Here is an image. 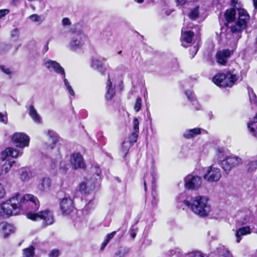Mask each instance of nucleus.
Segmentation results:
<instances>
[{
	"label": "nucleus",
	"mask_w": 257,
	"mask_h": 257,
	"mask_svg": "<svg viewBox=\"0 0 257 257\" xmlns=\"http://www.w3.org/2000/svg\"><path fill=\"white\" fill-rule=\"evenodd\" d=\"M24 205L31 208L27 214L28 218L34 221L43 220V224L45 226L54 223L53 215L50 210H45L37 213L33 212L39 209V202L36 197L31 194L22 195L16 193L9 200L0 204V217L8 218L12 215H17L21 209L24 208Z\"/></svg>",
	"instance_id": "1"
},
{
	"label": "nucleus",
	"mask_w": 257,
	"mask_h": 257,
	"mask_svg": "<svg viewBox=\"0 0 257 257\" xmlns=\"http://www.w3.org/2000/svg\"><path fill=\"white\" fill-rule=\"evenodd\" d=\"M183 203L195 214L201 217L207 216L211 211L208 197L206 196H198L193 198L190 201L185 200Z\"/></svg>",
	"instance_id": "2"
},
{
	"label": "nucleus",
	"mask_w": 257,
	"mask_h": 257,
	"mask_svg": "<svg viewBox=\"0 0 257 257\" xmlns=\"http://www.w3.org/2000/svg\"><path fill=\"white\" fill-rule=\"evenodd\" d=\"M231 5L238 12V19L234 25L231 27V31L233 33H239L246 28L247 23L249 20V16L245 10L239 8L237 1L231 0Z\"/></svg>",
	"instance_id": "3"
},
{
	"label": "nucleus",
	"mask_w": 257,
	"mask_h": 257,
	"mask_svg": "<svg viewBox=\"0 0 257 257\" xmlns=\"http://www.w3.org/2000/svg\"><path fill=\"white\" fill-rule=\"evenodd\" d=\"M238 78V76L229 72L226 74L218 73L213 77V81L219 87H231Z\"/></svg>",
	"instance_id": "4"
},
{
	"label": "nucleus",
	"mask_w": 257,
	"mask_h": 257,
	"mask_svg": "<svg viewBox=\"0 0 257 257\" xmlns=\"http://www.w3.org/2000/svg\"><path fill=\"white\" fill-rule=\"evenodd\" d=\"M12 140L16 147L24 149L29 146L30 139L26 133L16 132L13 135Z\"/></svg>",
	"instance_id": "5"
},
{
	"label": "nucleus",
	"mask_w": 257,
	"mask_h": 257,
	"mask_svg": "<svg viewBox=\"0 0 257 257\" xmlns=\"http://www.w3.org/2000/svg\"><path fill=\"white\" fill-rule=\"evenodd\" d=\"M86 39V36L82 32L74 33L69 42V47L72 50H76L81 48Z\"/></svg>",
	"instance_id": "6"
},
{
	"label": "nucleus",
	"mask_w": 257,
	"mask_h": 257,
	"mask_svg": "<svg viewBox=\"0 0 257 257\" xmlns=\"http://www.w3.org/2000/svg\"><path fill=\"white\" fill-rule=\"evenodd\" d=\"M45 67L50 72H54L59 74L62 78L65 77L64 69L57 61L49 59H45L44 61Z\"/></svg>",
	"instance_id": "7"
},
{
	"label": "nucleus",
	"mask_w": 257,
	"mask_h": 257,
	"mask_svg": "<svg viewBox=\"0 0 257 257\" xmlns=\"http://www.w3.org/2000/svg\"><path fill=\"white\" fill-rule=\"evenodd\" d=\"M185 187L188 189L197 190L202 184L200 177L192 174L188 175L184 179Z\"/></svg>",
	"instance_id": "8"
},
{
	"label": "nucleus",
	"mask_w": 257,
	"mask_h": 257,
	"mask_svg": "<svg viewBox=\"0 0 257 257\" xmlns=\"http://www.w3.org/2000/svg\"><path fill=\"white\" fill-rule=\"evenodd\" d=\"M242 163V161L240 158L235 156H230L222 161L221 165L224 171L228 173L233 167Z\"/></svg>",
	"instance_id": "9"
},
{
	"label": "nucleus",
	"mask_w": 257,
	"mask_h": 257,
	"mask_svg": "<svg viewBox=\"0 0 257 257\" xmlns=\"http://www.w3.org/2000/svg\"><path fill=\"white\" fill-rule=\"evenodd\" d=\"M221 177L220 169L213 166L207 168L206 173L204 175V179L209 182H217Z\"/></svg>",
	"instance_id": "10"
},
{
	"label": "nucleus",
	"mask_w": 257,
	"mask_h": 257,
	"mask_svg": "<svg viewBox=\"0 0 257 257\" xmlns=\"http://www.w3.org/2000/svg\"><path fill=\"white\" fill-rule=\"evenodd\" d=\"M60 208L63 216L70 214L75 209L73 200L69 197L63 198L60 202Z\"/></svg>",
	"instance_id": "11"
},
{
	"label": "nucleus",
	"mask_w": 257,
	"mask_h": 257,
	"mask_svg": "<svg viewBox=\"0 0 257 257\" xmlns=\"http://www.w3.org/2000/svg\"><path fill=\"white\" fill-rule=\"evenodd\" d=\"M46 135L49 140L48 142L43 145V149L49 152L55 148L56 144L58 141L59 137L56 133L51 130H48Z\"/></svg>",
	"instance_id": "12"
},
{
	"label": "nucleus",
	"mask_w": 257,
	"mask_h": 257,
	"mask_svg": "<svg viewBox=\"0 0 257 257\" xmlns=\"http://www.w3.org/2000/svg\"><path fill=\"white\" fill-rule=\"evenodd\" d=\"M114 81L115 77L109 74L106 85V92L105 93V98L107 100H111L115 95V84Z\"/></svg>",
	"instance_id": "13"
},
{
	"label": "nucleus",
	"mask_w": 257,
	"mask_h": 257,
	"mask_svg": "<svg viewBox=\"0 0 257 257\" xmlns=\"http://www.w3.org/2000/svg\"><path fill=\"white\" fill-rule=\"evenodd\" d=\"M106 61L104 58H99L97 57H93L92 58L90 67L93 69L97 71L98 72L103 74L106 68L105 67L103 61Z\"/></svg>",
	"instance_id": "14"
},
{
	"label": "nucleus",
	"mask_w": 257,
	"mask_h": 257,
	"mask_svg": "<svg viewBox=\"0 0 257 257\" xmlns=\"http://www.w3.org/2000/svg\"><path fill=\"white\" fill-rule=\"evenodd\" d=\"M71 163L74 169H84L86 167L83 158L79 153H74L71 156Z\"/></svg>",
	"instance_id": "15"
},
{
	"label": "nucleus",
	"mask_w": 257,
	"mask_h": 257,
	"mask_svg": "<svg viewBox=\"0 0 257 257\" xmlns=\"http://www.w3.org/2000/svg\"><path fill=\"white\" fill-rule=\"evenodd\" d=\"M185 25L186 24L184 23L182 29L181 41L182 46L186 47L191 42L194 33L190 31H188Z\"/></svg>",
	"instance_id": "16"
},
{
	"label": "nucleus",
	"mask_w": 257,
	"mask_h": 257,
	"mask_svg": "<svg viewBox=\"0 0 257 257\" xmlns=\"http://www.w3.org/2000/svg\"><path fill=\"white\" fill-rule=\"evenodd\" d=\"M23 152H20L15 148L9 147L7 148L2 153L1 159L3 161H5L8 157H11L13 158L22 156Z\"/></svg>",
	"instance_id": "17"
},
{
	"label": "nucleus",
	"mask_w": 257,
	"mask_h": 257,
	"mask_svg": "<svg viewBox=\"0 0 257 257\" xmlns=\"http://www.w3.org/2000/svg\"><path fill=\"white\" fill-rule=\"evenodd\" d=\"M230 55L231 51L228 49L220 51L216 55L217 62L221 65H225Z\"/></svg>",
	"instance_id": "18"
},
{
	"label": "nucleus",
	"mask_w": 257,
	"mask_h": 257,
	"mask_svg": "<svg viewBox=\"0 0 257 257\" xmlns=\"http://www.w3.org/2000/svg\"><path fill=\"white\" fill-rule=\"evenodd\" d=\"M18 174L20 179L23 182H28L32 177L31 170L27 168H22L19 170Z\"/></svg>",
	"instance_id": "19"
},
{
	"label": "nucleus",
	"mask_w": 257,
	"mask_h": 257,
	"mask_svg": "<svg viewBox=\"0 0 257 257\" xmlns=\"http://www.w3.org/2000/svg\"><path fill=\"white\" fill-rule=\"evenodd\" d=\"M94 188V185L92 184V181L91 180L83 181L79 185L80 191L85 194L89 193Z\"/></svg>",
	"instance_id": "20"
},
{
	"label": "nucleus",
	"mask_w": 257,
	"mask_h": 257,
	"mask_svg": "<svg viewBox=\"0 0 257 257\" xmlns=\"http://www.w3.org/2000/svg\"><path fill=\"white\" fill-rule=\"evenodd\" d=\"M0 228L2 229L4 238H7L9 234L15 232V227L12 224L6 222H2L0 224Z\"/></svg>",
	"instance_id": "21"
},
{
	"label": "nucleus",
	"mask_w": 257,
	"mask_h": 257,
	"mask_svg": "<svg viewBox=\"0 0 257 257\" xmlns=\"http://www.w3.org/2000/svg\"><path fill=\"white\" fill-rule=\"evenodd\" d=\"M51 185V180L48 177L41 179L38 185V189L42 191H48Z\"/></svg>",
	"instance_id": "22"
},
{
	"label": "nucleus",
	"mask_w": 257,
	"mask_h": 257,
	"mask_svg": "<svg viewBox=\"0 0 257 257\" xmlns=\"http://www.w3.org/2000/svg\"><path fill=\"white\" fill-rule=\"evenodd\" d=\"M201 129L200 128H194L186 130L183 133V137L186 139H191L200 135L201 133Z\"/></svg>",
	"instance_id": "23"
},
{
	"label": "nucleus",
	"mask_w": 257,
	"mask_h": 257,
	"mask_svg": "<svg viewBox=\"0 0 257 257\" xmlns=\"http://www.w3.org/2000/svg\"><path fill=\"white\" fill-rule=\"evenodd\" d=\"M29 114L35 122L37 123L41 122V118L33 105H30L29 106Z\"/></svg>",
	"instance_id": "24"
},
{
	"label": "nucleus",
	"mask_w": 257,
	"mask_h": 257,
	"mask_svg": "<svg viewBox=\"0 0 257 257\" xmlns=\"http://www.w3.org/2000/svg\"><path fill=\"white\" fill-rule=\"evenodd\" d=\"M250 233V228L248 226L243 227L238 229L236 233V242L239 243L241 239V236Z\"/></svg>",
	"instance_id": "25"
},
{
	"label": "nucleus",
	"mask_w": 257,
	"mask_h": 257,
	"mask_svg": "<svg viewBox=\"0 0 257 257\" xmlns=\"http://www.w3.org/2000/svg\"><path fill=\"white\" fill-rule=\"evenodd\" d=\"M185 94L188 99L192 102V104L195 105V109L196 110H199L201 108V106L198 104L193 92L191 90H188L186 91Z\"/></svg>",
	"instance_id": "26"
},
{
	"label": "nucleus",
	"mask_w": 257,
	"mask_h": 257,
	"mask_svg": "<svg viewBox=\"0 0 257 257\" xmlns=\"http://www.w3.org/2000/svg\"><path fill=\"white\" fill-rule=\"evenodd\" d=\"M235 14L234 8L226 10L224 14V17L226 21L228 23L232 22L235 19Z\"/></svg>",
	"instance_id": "27"
},
{
	"label": "nucleus",
	"mask_w": 257,
	"mask_h": 257,
	"mask_svg": "<svg viewBox=\"0 0 257 257\" xmlns=\"http://www.w3.org/2000/svg\"><path fill=\"white\" fill-rule=\"evenodd\" d=\"M129 252V249L127 247L121 246L115 252L113 257H125Z\"/></svg>",
	"instance_id": "28"
},
{
	"label": "nucleus",
	"mask_w": 257,
	"mask_h": 257,
	"mask_svg": "<svg viewBox=\"0 0 257 257\" xmlns=\"http://www.w3.org/2000/svg\"><path fill=\"white\" fill-rule=\"evenodd\" d=\"M248 127L253 136L257 134V120L255 117L248 123Z\"/></svg>",
	"instance_id": "29"
},
{
	"label": "nucleus",
	"mask_w": 257,
	"mask_h": 257,
	"mask_svg": "<svg viewBox=\"0 0 257 257\" xmlns=\"http://www.w3.org/2000/svg\"><path fill=\"white\" fill-rule=\"evenodd\" d=\"M218 253L222 255V257H232L229 251L222 245H219L217 247Z\"/></svg>",
	"instance_id": "30"
},
{
	"label": "nucleus",
	"mask_w": 257,
	"mask_h": 257,
	"mask_svg": "<svg viewBox=\"0 0 257 257\" xmlns=\"http://www.w3.org/2000/svg\"><path fill=\"white\" fill-rule=\"evenodd\" d=\"M14 163H15V161H14L6 160L3 165L2 174H3L4 172L5 174L8 173Z\"/></svg>",
	"instance_id": "31"
},
{
	"label": "nucleus",
	"mask_w": 257,
	"mask_h": 257,
	"mask_svg": "<svg viewBox=\"0 0 257 257\" xmlns=\"http://www.w3.org/2000/svg\"><path fill=\"white\" fill-rule=\"evenodd\" d=\"M68 160H62L60 164V171L62 173H65L70 168V164Z\"/></svg>",
	"instance_id": "32"
},
{
	"label": "nucleus",
	"mask_w": 257,
	"mask_h": 257,
	"mask_svg": "<svg viewBox=\"0 0 257 257\" xmlns=\"http://www.w3.org/2000/svg\"><path fill=\"white\" fill-rule=\"evenodd\" d=\"M248 93L250 103L257 106V98L253 90L250 88H248Z\"/></svg>",
	"instance_id": "33"
},
{
	"label": "nucleus",
	"mask_w": 257,
	"mask_h": 257,
	"mask_svg": "<svg viewBox=\"0 0 257 257\" xmlns=\"http://www.w3.org/2000/svg\"><path fill=\"white\" fill-rule=\"evenodd\" d=\"M257 169V160L250 161L247 165V170L248 172H252Z\"/></svg>",
	"instance_id": "34"
},
{
	"label": "nucleus",
	"mask_w": 257,
	"mask_h": 257,
	"mask_svg": "<svg viewBox=\"0 0 257 257\" xmlns=\"http://www.w3.org/2000/svg\"><path fill=\"white\" fill-rule=\"evenodd\" d=\"M35 248L33 246H30L24 249V257H33L34 254Z\"/></svg>",
	"instance_id": "35"
},
{
	"label": "nucleus",
	"mask_w": 257,
	"mask_h": 257,
	"mask_svg": "<svg viewBox=\"0 0 257 257\" xmlns=\"http://www.w3.org/2000/svg\"><path fill=\"white\" fill-rule=\"evenodd\" d=\"M138 133H139L138 132H133L129 136L128 138V142L132 145H134V144L137 142Z\"/></svg>",
	"instance_id": "36"
},
{
	"label": "nucleus",
	"mask_w": 257,
	"mask_h": 257,
	"mask_svg": "<svg viewBox=\"0 0 257 257\" xmlns=\"http://www.w3.org/2000/svg\"><path fill=\"white\" fill-rule=\"evenodd\" d=\"M20 31L18 28H15L11 31V38L14 40H18L20 37Z\"/></svg>",
	"instance_id": "37"
},
{
	"label": "nucleus",
	"mask_w": 257,
	"mask_h": 257,
	"mask_svg": "<svg viewBox=\"0 0 257 257\" xmlns=\"http://www.w3.org/2000/svg\"><path fill=\"white\" fill-rule=\"evenodd\" d=\"M199 16V7H196L192 10L189 14V18L191 19H196Z\"/></svg>",
	"instance_id": "38"
},
{
	"label": "nucleus",
	"mask_w": 257,
	"mask_h": 257,
	"mask_svg": "<svg viewBox=\"0 0 257 257\" xmlns=\"http://www.w3.org/2000/svg\"><path fill=\"white\" fill-rule=\"evenodd\" d=\"M142 107V98L140 97H138L136 100L135 104L134 105V109L136 112L140 111Z\"/></svg>",
	"instance_id": "39"
},
{
	"label": "nucleus",
	"mask_w": 257,
	"mask_h": 257,
	"mask_svg": "<svg viewBox=\"0 0 257 257\" xmlns=\"http://www.w3.org/2000/svg\"><path fill=\"white\" fill-rule=\"evenodd\" d=\"M64 80V82L65 84V85L66 86L67 90L69 91V93L73 96H74L75 95V92L74 90H73L72 87L70 85L68 80L66 79L65 77L64 78H63Z\"/></svg>",
	"instance_id": "40"
},
{
	"label": "nucleus",
	"mask_w": 257,
	"mask_h": 257,
	"mask_svg": "<svg viewBox=\"0 0 257 257\" xmlns=\"http://www.w3.org/2000/svg\"><path fill=\"white\" fill-rule=\"evenodd\" d=\"M152 190H152V195L153 199L152 200V204L154 205H157V204L158 202V199L157 197V194L155 189L154 185H153V186H152Z\"/></svg>",
	"instance_id": "41"
},
{
	"label": "nucleus",
	"mask_w": 257,
	"mask_h": 257,
	"mask_svg": "<svg viewBox=\"0 0 257 257\" xmlns=\"http://www.w3.org/2000/svg\"><path fill=\"white\" fill-rule=\"evenodd\" d=\"M132 146L128 142L124 141L122 144L121 150L122 152L126 154L128 151L131 146Z\"/></svg>",
	"instance_id": "42"
},
{
	"label": "nucleus",
	"mask_w": 257,
	"mask_h": 257,
	"mask_svg": "<svg viewBox=\"0 0 257 257\" xmlns=\"http://www.w3.org/2000/svg\"><path fill=\"white\" fill-rule=\"evenodd\" d=\"M29 18L30 20L33 22L41 23L43 21V20L42 19L41 17L36 14H33L31 15Z\"/></svg>",
	"instance_id": "43"
},
{
	"label": "nucleus",
	"mask_w": 257,
	"mask_h": 257,
	"mask_svg": "<svg viewBox=\"0 0 257 257\" xmlns=\"http://www.w3.org/2000/svg\"><path fill=\"white\" fill-rule=\"evenodd\" d=\"M93 202L91 200H90L83 208V212L85 214H87L89 210L93 208Z\"/></svg>",
	"instance_id": "44"
},
{
	"label": "nucleus",
	"mask_w": 257,
	"mask_h": 257,
	"mask_svg": "<svg viewBox=\"0 0 257 257\" xmlns=\"http://www.w3.org/2000/svg\"><path fill=\"white\" fill-rule=\"evenodd\" d=\"M0 69L6 74L9 75L10 77H11V75L13 74V71H11L10 68L4 65H0Z\"/></svg>",
	"instance_id": "45"
},
{
	"label": "nucleus",
	"mask_w": 257,
	"mask_h": 257,
	"mask_svg": "<svg viewBox=\"0 0 257 257\" xmlns=\"http://www.w3.org/2000/svg\"><path fill=\"white\" fill-rule=\"evenodd\" d=\"M189 257H206L199 251H193L188 254Z\"/></svg>",
	"instance_id": "46"
},
{
	"label": "nucleus",
	"mask_w": 257,
	"mask_h": 257,
	"mask_svg": "<svg viewBox=\"0 0 257 257\" xmlns=\"http://www.w3.org/2000/svg\"><path fill=\"white\" fill-rule=\"evenodd\" d=\"M134 132H139V121L137 118L135 117L133 120Z\"/></svg>",
	"instance_id": "47"
},
{
	"label": "nucleus",
	"mask_w": 257,
	"mask_h": 257,
	"mask_svg": "<svg viewBox=\"0 0 257 257\" xmlns=\"http://www.w3.org/2000/svg\"><path fill=\"white\" fill-rule=\"evenodd\" d=\"M60 254L59 250L55 249L50 251L49 257H58Z\"/></svg>",
	"instance_id": "48"
},
{
	"label": "nucleus",
	"mask_w": 257,
	"mask_h": 257,
	"mask_svg": "<svg viewBox=\"0 0 257 257\" xmlns=\"http://www.w3.org/2000/svg\"><path fill=\"white\" fill-rule=\"evenodd\" d=\"M6 194V190L4 185L0 183V199L3 198Z\"/></svg>",
	"instance_id": "49"
},
{
	"label": "nucleus",
	"mask_w": 257,
	"mask_h": 257,
	"mask_svg": "<svg viewBox=\"0 0 257 257\" xmlns=\"http://www.w3.org/2000/svg\"><path fill=\"white\" fill-rule=\"evenodd\" d=\"M46 163H47L48 166H50L51 168H53L54 167H55L56 164L55 161L52 160L51 158H47Z\"/></svg>",
	"instance_id": "50"
},
{
	"label": "nucleus",
	"mask_w": 257,
	"mask_h": 257,
	"mask_svg": "<svg viewBox=\"0 0 257 257\" xmlns=\"http://www.w3.org/2000/svg\"><path fill=\"white\" fill-rule=\"evenodd\" d=\"M0 122L7 124L8 122V117L6 115L3 114L1 112H0Z\"/></svg>",
	"instance_id": "51"
},
{
	"label": "nucleus",
	"mask_w": 257,
	"mask_h": 257,
	"mask_svg": "<svg viewBox=\"0 0 257 257\" xmlns=\"http://www.w3.org/2000/svg\"><path fill=\"white\" fill-rule=\"evenodd\" d=\"M62 23L63 26L65 27L69 26L71 24L70 20L67 18H63L62 19Z\"/></svg>",
	"instance_id": "52"
},
{
	"label": "nucleus",
	"mask_w": 257,
	"mask_h": 257,
	"mask_svg": "<svg viewBox=\"0 0 257 257\" xmlns=\"http://www.w3.org/2000/svg\"><path fill=\"white\" fill-rule=\"evenodd\" d=\"M9 12L10 11L8 9L0 10V18L5 16L9 13Z\"/></svg>",
	"instance_id": "53"
},
{
	"label": "nucleus",
	"mask_w": 257,
	"mask_h": 257,
	"mask_svg": "<svg viewBox=\"0 0 257 257\" xmlns=\"http://www.w3.org/2000/svg\"><path fill=\"white\" fill-rule=\"evenodd\" d=\"M198 50V44H197L196 45L194 46L192 48L190 49V52L193 53L192 55V57H194L195 55L197 53Z\"/></svg>",
	"instance_id": "54"
},
{
	"label": "nucleus",
	"mask_w": 257,
	"mask_h": 257,
	"mask_svg": "<svg viewBox=\"0 0 257 257\" xmlns=\"http://www.w3.org/2000/svg\"><path fill=\"white\" fill-rule=\"evenodd\" d=\"M167 6H164V8L162 10V14L165 15L166 16H169L172 11L167 9Z\"/></svg>",
	"instance_id": "55"
},
{
	"label": "nucleus",
	"mask_w": 257,
	"mask_h": 257,
	"mask_svg": "<svg viewBox=\"0 0 257 257\" xmlns=\"http://www.w3.org/2000/svg\"><path fill=\"white\" fill-rule=\"evenodd\" d=\"M116 233V231H113L111 233L108 234L106 236V240L109 242L111 239H112Z\"/></svg>",
	"instance_id": "56"
},
{
	"label": "nucleus",
	"mask_w": 257,
	"mask_h": 257,
	"mask_svg": "<svg viewBox=\"0 0 257 257\" xmlns=\"http://www.w3.org/2000/svg\"><path fill=\"white\" fill-rule=\"evenodd\" d=\"M94 169H95V174L97 175V176L99 177L101 173L100 169L99 167H95L94 168Z\"/></svg>",
	"instance_id": "57"
},
{
	"label": "nucleus",
	"mask_w": 257,
	"mask_h": 257,
	"mask_svg": "<svg viewBox=\"0 0 257 257\" xmlns=\"http://www.w3.org/2000/svg\"><path fill=\"white\" fill-rule=\"evenodd\" d=\"M178 5L182 6L186 3V0H176Z\"/></svg>",
	"instance_id": "58"
},
{
	"label": "nucleus",
	"mask_w": 257,
	"mask_h": 257,
	"mask_svg": "<svg viewBox=\"0 0 257 257\" xmlns=\"http://www.w3.org/2000/svg\"><path fill=\"white\" fill-rule=\"evenodd\" d=\"M108 243V240H106L105 239L101 244V249H103L105 247Z\"/></svg>",
	"instance_id": "59"
},
{
	"label": "nucleus",
	"mask_w": 257,
	"mask_h": 257,
	"mask_svg": "<svg viewBox=\"0 0 257 257\" xmlns=\"http://www.w3.org/2000/svg\"><path fill=\"white\" fill-rule=\"evenodd\" d=\"M155 172L153 170L152 172V183L154 184L155 183Z\"/></svg>",
	"instance_id": "60"
},
{
	"label": "nucleus",
	"mask_w": 257,
	"mask_h": 257,
	"mask_svg": "<svg viewBox=\"0 0 257 257\" xmlns=\"http://www.w3.org/2000/svg\"><path fill=\"white\" fill-rule=\"evenodd\" d=\"M131 235L133 238H135L136 236V233L134 231H132L131 233Z\"/></svg>",
	"instance_id": "61"
},
{
	"label": "nucleus",
	"mask_w": 257,
	"mask_h": 257,
	"mask_svg": "<svg viewBox=\"0 0 257 257\" xmlns=\"http://www.w3.org/2000/svg\"><path fill=\"white\" fill-rule=\"evenodd\" d=\"M253 3L254 7L255 9H257V0H252Z\"/></svg>",
	"instance_id": "62"
},
{
	"label": "nucleus",
	"mask_w": 257,
	"mask_h": 257,
	"mask_svg": "<svg viewBox=\"0 0 257 257\" xmlns=\"http://www.w3.org/2000/svg\"><path fill=\"white\" fill-rule=\"evenodd\" d=\"M144 184L145 190V191H146V190H147V185H146V178L144 180Z\"/></svg>",
	"instance_id": "63"
},
{
	"label": "nucleus",
	"mask_w": 257,
	"mask_h": 257,
	"mask_svg": "<svg viewBox=\"0 0 257 257\" xmlns=\"http://www.w3.org/2000/svg\"><path fill=\"white\" fill-rule=\"evenodd\" d=\"M187 27H188V28L191 29L193 27V24L190 23Z\"/></svg>",
	"instance_id": "64"
}]
</instances>
